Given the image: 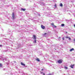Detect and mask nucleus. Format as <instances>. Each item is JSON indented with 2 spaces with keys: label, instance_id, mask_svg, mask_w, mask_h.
<instances>
[{
  "label": "nucleus",
  "instance_id": "nucleus-21",
  "mask_svg": "<svg viewBox=\"0 0 75 75\" xmlns=\"http://www.w3.org/2000/svg\"><path fill=\"white\" fill-rule=\"evenodd\" d=\"M64 37L62 38V40H64Z\"/></svg>",
  "mask_w": 75,
  "mask_h": 75
},
{
  "label": "nucleus",
  "instance_id": "nucleus-25",
  "mask_svg": "<svg viewBox=\"0 0 75 75\" xmlns=\"http://www.w3.org/2000/svg\"><path fill=\"white\" fill-rule=\"evenodd\" d=\"M66 33H67V32H66Z\"/></svg>",
  "mask_w": 75,
  "mask_h": 75
},
{
  "label": "nucleus",
  "instance_id": "nucleus-7",
  "mask_svg": "<svg viewBox=\"0 0 75 75\" xmlns=\"http://www.w3.org/2000/svg\"><path fill=\"white\" fill-rule=\"evenodd\" d=\"M72 51H74V48H72L71 49H70V51L71 52Z\"/></svg>",
  "mask_w": 75,
  "mask_h": 75
},
{
  "label": "nucleus",
  "instance_id": "nucleus-17",
  "mask_svg": "<svg viewBox=\"0 0 75 75\" xmlns=\"http://www.w3.org/2000/svg\"><path fill=\"white\" fill-rule=\"evenodd\" d=\"M36 40H35L34 43H37V42H36Z\"/></svg>",
  "mask_w": 75,
  "mask_h": 75
},
{
  "label": "nucleus",
  "instance_id": "nucleus-8",
  "mask_svg": "<svg viewBox=\"0 0 75 75\" xmlns=\"http://www.w3.org/2000/svg\"><path fill=\"white\" fill-rule=\"evenodd\" d=\"M21 64L22 65H23V66H25V65L23 64V62H21Z\"/></svg>",
  "mask_w": 75,
  "mask_h": 75
},
{
  "label": "nucleus",
  "instance_id": "nucleus-6",
  "mask_svg": "<svg viewBox=\"0 0 75 75\" xmlns=\"http://www.w3.org/2000/svg\"><path fill=\"white\" fill-rule=\"evenodd\" d=\"M66 38H69V40H71V38H69V37H66Z\"/></svg>",
  "mask_w": 75,
  "mask_h": 75
},
{
  "label": "nucleus",
  "instance_id": "nucleus-4",
  "mask_svg": "<svg viewBox=\"0 0 75 75\" xmlns=\"http://www.w3.org/2000/svg\"><path fill=\"white\" fill-rule=\"evenodd\" d=\"M12 17L13 19H14V13H12Z\"/></svg>",
  "mask_w": 75,
  "mask_h": 75
},
{
  "label": "nucleus",
  "instance_id": "nucleus-16",
  "mask_svg": "<svg viewBox=\"0 0 75 75\" xmlns=\"http://www.w3.org/2000/svg\"><path fill=\"white\" fill-rule=\"evenodd\" d=\"M41 74H43V75H45V74L43 73V72H41Z\"/></svg>",
  "mask_w": 75,
  "mask_h": 75
},
{
  "label": "nucleus",
  "instance_id": "nucleus-23",
  "mask_svg": "<svg viewBox=\"0 0 75 75\" xmlns=\"http://www.w3.org/2000/svg\"><path fill=\"white\" fill-rule=\"evenodd\" d=\"M2 45H0V47H2Z\"/></svg>",
  "mask_w": 75,
  "mask_h": 75
},
{
  "label": "nucleus",
  "instance_id": "nucleus-18",
  "mask_svg": "<svg viewBox=\"0 0 75 75\" xmlns=\"http://www.w3.org/2000/svg\"><path fill=\"white\" fill-rule=\"evenodd\" d=\"M54 6L55 7V8H56L57 7V4H55Z\"/></svg>",
  "mask_w": 75,
  "mask_h": 75
},
{
  "label": "nucleus",
  "instance_id": "nucleus-9",
  "mask_svg": "<svg viewBox=\"0 0 75 75\" xmlns=\"http://www.w3.org/2000/svg\"><path fill=\"white\" fill-rule=\"evenodd\" d=\"M21 9L22 10V11H25V10H26V9H25V8H21Z\"/></svg>",
  "mask_w": 75,
  "mask_h": 75
},
{
  "label": "nucleus",
  "instance_id": "nucleus-11",
  "mask_svg": "<svg viewBox=\"0 0 75 75\" xmlns=\"http://www.w3.org/2000/svg\"><path fill=\"white\" fill-rule=\"evenodd\" d=\"M64 68L65 69H68V67H66V66H64Z\"/></svg>",
  "mask_w": 75,
  "mask_h": 75
},
{
  "label": "nucleus",
  "instance_id": "nucleus-15",
  "mask_svg": "<svg viewBox=\"0 0 75 75\" xmlns=\"http://www.w3.org/2000/svg\"><path fill=\"white\" fill-rule=\"evenodd\" d=\"M3 66V65H2V64L0 63V67H2Z\"/></svg>",
  "mask_w": 75,
  "mask_h": 75
},
{
  "label": "nucleus",
  "instance_id": "nucleus-12",
  "mask_svg": "<svg viewBox=\"0 0 75 75\" xmlns=\"http://www.w3.org/2000/svg\"><path fill=\"white\" fill-rule=\"evenodd\" d=\"M51 24L52 25V26H54V23H51Z\"/></svg>",
  "mask_w": 75,
  "mask_h": 75
},
{
  "label": "nucleus",
  "instance_id": "nucleus-22",
  "mask_svg": "<svg viewBox=\"0 0 75 75\" xmlns=\"http://www.w3.org/2000/svg\"><path fill=\"white\" fill-rule=\"evenodd\" d=\"M43 70H44V69H41V71H43Z\"/></svg>",
  "mask_w": 75,
  "mask_h": 75
},
{
  "label": "nucleus",
  "instance_id": "nucleus-24",
  "mask_svg": "<svg viewBox=\"0 0 75 75\" xmlns=\"http://www.w3.org/2000/svg\"><path fill=\"white\" fill-rule=\"evenodd\" d=\"M48 75H51V74H49Z\"/></svg>",
  "mask_w": 75,
  "mask_h": 75
},
{
  "label": "nucleus",
  "instance_id": "nucleus-1",
  "mask_svg": "<svg viewBox=\"0 0 75 75\" xmlns=\"http://www.w3.org/2000/svg\"><path fill=\"white\" fill-rule=\"evenodd\" d=\"M57 62L58 64H61L62 62V59L59 60L57 61Z\"/></svg>",
  "mask_w": 75,
  "mask_h": 75
},
{
  "label": "nucleus",
  "instance_id": "nucleus-13",
  "mask_svg": "<svg viewBox=\"0 0 75 75\" xmlns=\"http://www.w3.org/2000/svg\"><path fill=\"white\" fill-rule=\"evenodd\" d=\"M60 6H61V7H62L63 6V5H62V4H60Z\"/></svg>",
  "mask_w": 75,
  "mask_h": 75
},
{
  "label": "nucleus",
  "instance_id": "nucleus-19",
  "mask_svg": "<svg viewBox=\"0 0 75 75\" xmlns=\"http://www.w3.org/2000/svg\"><path fill=\"white\" fill-rule=\"evenodd\" d=\"M53 27H54V28H56V27H57V26H56V25H54L53 26Z\"/></svg>",
  "mask_w": 75,
  "mask_h": 75
},
{
  "label": "nucleus",
  "instance_id": "nucleus-5",
  "mask_svg": "<svg viewBox=\"0 0 75 75\" xmlns=\"http://www.w3.org/2000/svg\"><path fill=\"white\" fill-rule=\"evenodd\" d=\"M74 65H75V64L71 65L70 66V67H71V68H74L73 67H74Z\"/></svg>",
  "mask_w": 75,
  "mask_h": 75
},
{
  "label": "nucleus",
  "instance_id": "nucleus-10",
  "mask_svg": "<svg viewBox=\"0 0 75 75\" xmlns=\"http://www.w3.org/2000/svg\"><path fill=\"white\" fill-rule=\"evenodd\" d=\"M36 61H37L38 62H40V59H39L38 58H37L36 59Z\"/></svg>",
  "mask_w": 75,
  "mask_h": 75
},
{
  "label": "nucleus",
  "instance_id": "nucleus-20",
  "mask_svg": "<svg viewBox=\"0 0 75 75\" xmlns=\"http://www.w3.org/2000/svg\"><path fill=\"white\" fill-rule=\"evenodd\" d=\"M47 33H45V34H44V35H46V34H47Z\"/></svg>",
  "mask_w": 75,
  "mask_h": 75
},
{
  "label": "nucleus",
  "instance_id": "nucleus-14",
  "mask_svg": "<svg viewBox=\"0 0 75 75\" xmlns=\"http://www.w3.org/2000/svg\"><path fill=\"white\" fill-rule=\"evenodd\" d=\"M61 26L62 27H64V24H62L61 25Z\"/></svg>",
  "mask_w": 75,
  "mask_h": 75
},
{
  "label": "nucleus",
  "instance_id": "nucleus-3",
  "mask_svg": "<svg viewBox=\"0 0 75 75\" xmlns=\"http://www.w3.org/2000/svg\"><path fill=\"white\" fill-rule=\"evenodd\" d=\"M33 37L34 40H36V39H37V38H36L35 35H33Z\"/></svg>",
  "mask_w": 75,
  "mask_h": 75
},
{
  "label": "nucleus",
  "instance_id": "nucleus-2",
  "mask_svg": "<svg viewBox=\"0 0 75 75\" xmlns=\"http://www.w3.org/2000/svg\"><path fill=\"white\" fill-rule=\"evenodd\" d=\"M41 28H42V29H43V30L45 29V26L42 25H41Z\"/></svg>",
  "mask_w": 75,
  "mask_h": 75
},
{
  "label": "nucleus",
  "instance_id": "nucleus-26",
  "mask_svg": "<svg viewBox=\"0 0 75 75\" xmlns=\"http://www.w3.org/2000/svg\"><path fill=\"white\" fill-rule=\"evenodd\" d=\"M61 38L60 37H59V38Z\"/></svg>",
  "mask_w": 75,
  "mask_h": 75
}]
</instances>
